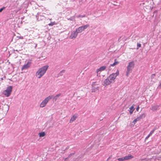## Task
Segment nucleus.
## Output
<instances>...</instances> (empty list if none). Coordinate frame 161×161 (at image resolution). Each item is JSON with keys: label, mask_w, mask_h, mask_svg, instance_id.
<instances>
[{"label": "nucleus", "mask_w": 161, "mask_h": 161, "mask_svg": "<svg viewBox=\"0 0 161 161\" xmlns=\"http://www.w3.org/2000/svg\"><path fill=\"white\" fill-rule=\"evenodd\" d=\"M133 156L131 155H129L128 156H126L124 157L118 158L119 161H123L125 160H128L131 159L132 158Z\"/></svg>", "instance_id": "obj_7"}, {"label": "nucleus", "mask_w": 161, "mask_h": 161, "mask_svg": "<svg viewBox=\"0 0 161 161\" xmlns=\"http://www.w3.org/2000/svg\"><path fill=\"white\" fill-rule=\"evenodd\" d=\"M5 8L4 7H3L2 8H1L0 9V12H1L3 9H5Z\"/></svg>", "instance_id": "obj_27"}, {"label": "nucleus", "mask_w": 161, "mask_h": 161, "mask_svg": "<svg viewBox=\"0 0 161 161\" xmlns=\"http://www.w3.org/2000/svg\"><path fill=\"white\" fill-rule=\"evenodd\" d=\"M55 24V23L54 22H51L50 23L48 24V25L49 26H52Z\"/></svg>", "instance_id": "obj_24"}, {"label": "nucleus", "mask_w": 161, "mask_h": 161, "mask_svg": "<svg viewBox=\"0 0 161 161\" xmlns=\"http://www.w3.org/2000/svg\"><path fill=\"white\" fill-rule=\"evenodd\" d=\"M13 87L12 86H9L8 87L7 89L4 91L3 94L7 97L9 96L12 91Z\"/></svg>", "instance_id": "obj_4"}, {"label": "nucleus", "mask_w": 161, "mask_h": 161, "mask_svg": "<svg viewBox=\"0 0 161 161\" xmlns=\"http://www.w3.org/2000/svg\"><path fill=\"white\" fill-rule=\"evenodd\" d=\"M89 26V24H86L79 27L76 29V30L78 33H81Z\"/></svg>", "instance_id": "obj_6"}, {"label": "nucleus", "mask_w": 161, "mask_h": 161, "mask_svg": "<svg viewBox=\"0 0 161 161\" xmlns=\"http://www.w3.org/2000/svg\"><path fill=\"white\" fill-rule=\"evenodd\" d=\"M139 108H139V106H138V107L136 108V111H138V110H139Z\"/></svg>", "instance_id": "obj_30"}, {"label": "nucleus", "mask_w": 161, "mask_h": 161, "mask_svg": "<svg viewBox=\"0 0 161 161\" xmlns=\"http://www.w3.org/2000/svg\"><path fill=\"white\" fill-rule=\"evenodd\" d=\"M65 72V70H63L59 72L58 75H63V74Z\"/></svg>", "instance_id": "obj_20"}, {"label": "nucleus", "mask_w": 161, "mask_h": 161, "mask_svg": "<svg viewBox=\"0 0 161 161\" xmlns=\"http://www.w3.org/2000/svg\"><path fill=\"white\" fill-rule=\"evenodd\" d=\"M74 154V153H70L68 156V158H65V159H67V158H70L71 157V156H72Z\"/></svg>", "instance_id": "obj_25"}, {"label": "nucleus", "mask_w": 161, "mask_h": 161, "mask_svg": "<svg viewBox=\"0 0 161 161\" xmlns=\"http://www.w3.org/2000/svg\"><path fill=\"white\" fill-rule=\"evenodd\" d=\"M61 95V93H59L55 97H54L53 98V101H56L58 99V98Z\"/></svg>", "instance_id": "obj_15"}, {"label": "nucleus", "mask_w": 161, "mask_h": 161, "mask_svg": "<svg viewBox=\"0 0 161 161\" xmlns=\"http://www.w3.org/2000/svg\"><path fill=\"white\" fill-rule=\"evenodd\" d=\"M138 117L139 118V119H140V120L141 119H141V118H140V116H139V117Z\"/></svg>", "instance_id": "obj_32"}, {"label": "nucleus", "mask_w": 161, "mask_h": 161, "mask_svg": "<svg viewBox=\"0 0 161 161\" xmlns=\"http://www.w3.org/2000/svg\"><path fill=\"white\" fill-rule=\"evenodd\" d=\"M137 121L136 120V119H135L133 121V122L134 123V124H135L136 122Z\"/></svg>", "instance_id": "obj_28"}, {"label": "nucleus", "mask_w": 161, "mask_h": 161, "mask_svg": "<svg viewBox=\"0 0 161 161\" xmlns=\"http://www.w3.org/2000/svg\"><path fill=\"white\" fill-rule=\"evenodd\" d=\"M48 66L46 65L39 68L36 73V75L38 78H40L46 73Z\"/></svg>", "instance_id": "obj_1"}, {"label": "nucleus", "mask_w": 161, "mask_h": 161, "mask_svg": "<svg viewBox=\"0 0 161 161\" xmlns=\"http://www.w3.org/2000/svg\"><path fill=\"white\" fill-rule=\"evenodd\" d=\"M150 136L149 134L145 138V139L147 140L148 139L149 137Z\"/></svg>", "instance_id": "obj_29"}, {"label": "nucleus", "mask_w": 161, "mask_h": 161, "mask_svg": "<svg viewBox=\"0 0 161 161\" xmlns=\"http://www.w3.org/2000/svg\"><path fill=\"white\" fill-rule=\"evenodd\" d=\"M136 119V120L137 121H139L140 120V119H139V118L138 117Z\"/></svg>", "instance_id": "obj_31"}, {"label": "nucleus", "mask_w": 161, "mask_h": 161, "mask_svg": "<svg viewBox=\"0 0 161 161\" xmlns=\"http://www.w3.org/2000/svg\"><path fill=\"white\" fill-rule=\"evenodd\" d=\"M106 69L105 66H103L97 70V73L98 74L99 71H101L104 70Z\"/></svg>", "instance_id": "obj_13"}, {"label": "nucleus", "mask_w": 161, "mask_h": 161, "mask_svg": "<svg viewBox=\"0 0 161 161\" xmlns=\"http://www.w3.org/2000/svg\"><path fill=\"white\" fill-rule=\"evenodd\" d=\"M53 96H49L46 97L42 102L41 103L40 105V107L43 108L45 107L48 102L53 97Z\"/></svg>", "instance_id": "obj_5"}, {"label": "nucleus", "mask_w": 161, "mask_h": 161, "mask_svg": "<svg viewBox=\"0 0 161 161\" xmlns=\"http://www.w3.org/2000/svg\"><path fill=\"white\" fill-rule=\"evenodd\" d=\"M78 116L77 114H75L70 119L69 122L70 123H72L73 121H75L77 118Z\"/></svg>", "instance_id": "obj_12"}, {"label": "nucleus", "mask_w": 161, "mask_h": 161, "mask_svg": "<svg viewBox=\"0 0 161 161\" xmlns=\"http://www.w3.org/2000/svg\"><path fill=\"white\" fill-rule=\"evenodd\" d=\"M159 109V106L157 105L152 106L151 108H150V109L153 111H156Z\"/></svg>", "instance_id": "obj_11"}, {"label": "nucleus", "mask_w": 161, "mask_h": 161, "mask_svg": "<svg viewBox=\"0 0 161 161\" xmlns=\"http://www.w3.org/2000/svg\"><path fill=\"white\" fill-rule=\"evenodd\" d=\"M137 49H138V48L141 47V44L140 43H137Z\"/></svg>", "instance_id": "obj_22"}, {"label": "nucleus", "mask_w": 161, "mask_h": 161, "mask_svg": "<svg viewBox=\"0 0 161 161\" xmlns=\"http://www.w3.org/2000/svg\"><path fill=\"white\" fill-rule=\"evenodd\" d=\"M119 63V62L118 61H116V59H115L114 60V63L110 65V66H114L116 65H117Z\"/></svg>", "instance_id": "obj_16"}, {"label": "nucleus", "mask_w": 161, "mask_h": 161, "mask_svg": "<svg viewBox=\"0 0 161 161\" xmlns=\"http://www.w3.org/2000/svg\"><path fill=\"white\" fill-rule=\"evenodd\" d=\"M17 37L19 39H23V37L22 36H17Z\"/></svg>", "instance_id": "obj_26"}, {"label": "nucleus", "mask_w": 161, "mask_h": 161, "mask_svg": "<svg viewBox=\"0 0 161 161\" xmlns=\"http://www.w3.org/2000/svg\"><path fill=\"white\" fill-rule=\"evenodd\" d=\"M130 114H132L134 109V107L133 106H131L130 108Z\"/></svg>", "instance_id": "obj_17"}, {"label": "nucleus", "mask_w": 161, "mask_h": 161, "mask_svg": "<svg viewBox=\"0 0 161 161\" xmlns=\"http://www.w3.org/2000/svg\"><path fill=\"white\" fill-rule=\"evenodd\" d=\"M156 129L155 128H154L153 130H152L150 133L149 134L150 136H151L152 134L155 131V130H156Z\"/></svg>", "instance_id": "obj_21"}, {"label": "nucleus", "mask_w": 161, "mask_h": 161, "mask_svg": "<svg viewBox=\"0 0 161 161\" xmlns=\"http://www.w3.org/2000/svg\"><path fill=\"white\" fill-rule=\"evenodd\" d=\"M135 65V62L134 61H132L128 63V64L127 67V70L126 72V75L128 76L132 72L133 69H134Z\"/></svg>", "instance_id": "obj_2"}, {"label": "nucleus", "mask_w": 161, "mask_h": 161, "mask_svg": "<svg viewBox=\"0 0 161 161\" xmlns=\"http://www.w3.org/2000/svg\"><path fill=\"white\" fill-rule=\"evenodd\" d=\"M119 74V71L118 70H117L116 73H113L110 75L108 77V78L110 80L111 82H113L114 81V80L116 77Z\"/></svg>", "instance_id": "obj_3"}, {"label": "nucleus", "mask_w": 161, "mask_h": 161, "mask_svg": "<svg viewBox=\"0 0 161 161\" xmlns=\"http://www.w3.org/2000/svg\"><path fill=\"white\" fill-rule=\"evenodd\" d=\"M110 158V157H109V158H108L107 160V161L108 160V159H109Z\"/></svg>", "instance_id": "obj_33"}, {"label": "nucleus", "mask_w": 161, "mask_h": 161, "mask_svg": "<svg viewBox=\"0 0 161 161\" xmlns=\"http://www.w3.org/2000/svg\"><path fill=\"white\" fill-rule=\"evenodd\" d=\"M39 136L40 137H43L45 135V132H42L40 133H39Z\"/></svg>", "instance_id": "obj_18"}, {"label": "nucleus", "mask_w": 161, "mask_h": 161, "mask_svg": "<svg viewBox=\"0 0 161 161\" xmlns=\"http://www.w3.org/2000/svg\"><path fill=\"white\" fill-rule=\"evenodd\" d=\"M155 76V74H152L151 76V81H153V83H154L156 80L155 78H154Z\"/></svg>", "instance_id": "obj_14"}, {"label": "nucleus", "mask_w": 161, "mask_h": 161, "mask_svg": "<svg viewBox=\"0 0 161 161\" xmlns=\"http://www.w3.org/2000/svg\"><path fill=\"white\" fill-rule=\"evenodd\" d=\"M139 116H140V118H141L142 119L145 117L146 115L145 114H143L140 115Z\"/></svg>", "instance_id": "obj_19"}, {"label": "nucleus", "mask_w": 161, "mask_h": 161, "mask_svg": "<svg viewBox=\"0 0 161 161\" xmlns=\"http://www.w3.org/2000/svg\"><path fill=\"white\" fill-rule=\"evenodd\" d=\"M68 20H72V19H69Z\"/></svg>", "instance_id": "obj_34"}, {"label": "nucleus", "mask_w": 161, "mask_h": 161, "mask_svg": "<svg viewBox=\"0 0 161 161\" xmlns=\"http://www.w3.org/2000/svg\"><path fill=\"white\" fill-rule=\"evenodd\" d=\"M95 83V82H93V84H94Z\"/></svg>", "instance_id": "obj_35"}, {"label": "nucleus", "mask_w": 161, "mask_h": 161, "mask_svg": "<svg viewBox=\"0 0 161 161\" xmlns=\"http://www.w3.org/2000/svg\"><path fill=\"white\" fill-rule=\"evenodd\" d=\"M103 83V86H106L109 85L112 82L110 81V80H109V79L108 77L104 81Z\"/></svg>", "instance_id": "obj_9"}, {"label": "nucleus", "mask_w": 161, "mask_h": 161, "mask_svg": "<svg viewBox=\"0 0 161 161\" xmlns=\"http://www.w3.org/2000/svg\"><path fill=\"white\" fill-rule=\"evenodd\" d=\"M31 63L30 62L28 61L26 64L24 65L22 67V70L25 69H26L29 67L31 65Z\"/></svg>", "instance_id": "obj_10"}, {"label": "nucleus", "mask_w": 161, "mask_h": 161, "mask_svg": "<svg viewBox=\"0 0 161 161\" xmlns=\"http://www.w3.org/2000/svg\"><path fill=\"white\" fill-rule=\"evenodd\" d=\"M78 33L76 30L75 31H73L69 36V38L71 39L75 38L77 37Z\"/></svg>", "instance_id": "obj_8"}, {"label": "nucleus", "mask_w": 161, "mask_h": 161, "mask_svg": "<svg viewBox=\"0 0 161 161\" xmlns=\"http://www.w3.org/2000/svg\"><path fill=\"white\" fill-rule=\"evenodd\" d=\"M76 17L77 18H80V17L83 18V17H85V15H79L78 16H77Z\"/></svg>", "instance_id": "obj_23"}]
</instances>
